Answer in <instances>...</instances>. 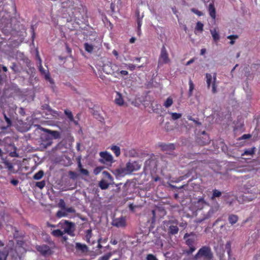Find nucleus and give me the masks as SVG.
<instances>
[{
  "mask_svg": "<svg viewBox=\"0 0 260 260\" xmlns=\"http://www.w3.org/2000/svg\"><path fill=\"white\" fill-rule=\"evenodd\" d=\"M183 239L185 240L186 244L189 247V249L185 251V253L189 255L196 249L195 245L197 242V236L193 232L186 233L184 235Z\"/></svg>",
  "mask_w": 260,
  "mask_h": 260,
  "instance_id": "f257e3e1",
  "label": "nucleus"
},
{
  "mask_svg": "<svg viewBox=\"0 0 260 260\" xmlns=\"http://www.w3.org/2000/svg\"><path fill=\"white\" fill-rule=\"evenodd\" d=\"M200 258L204 260H212L213 253L209 246H204L202 247L194 256V259L197 260Z\"/></svg>",
  "mask_w": 260,
  "mask_h": 260,
  "instance_id": "f03ea898",
  "label": "nucleus"
},
{
  "mask_svg": "<svg viewBox=\"0 0 260 260\" xmlns=\"http://www.w3.org/2000/svg\"><path fill=\"white\" fill-rule=\"evenodd\" d=\"M58 228L63 230V234H68L70 236L74 235L75 223L67 220H62L58 224Z\"/></svg>",
  "mask_w": 260,
  "mask_h": 260,
  "instance_id": "7ed1b4c3",
  "label": "nucleus"
},
{
  "mask_svg": "<svg viewBox=\"0 0 260 260\" xmlns=\"http://www.w3.org/2000/svg\"><path fill=\"white\" fill-rule=\"evenodd\" d=\"M4 150L6 152L9 153V155L11 157H18L19 155L16 152L17 148L14 144L11 142V139L10 138H6L4 141Z\"/></svg>",
  "mask_w": 260,
  "mask_h": 260,
  "instance_id": "20e7f679",
  "label": "nucleus"
},
{
  "mask_svg": "<svg viewBox=\"0 0 260 260\" xmlns=\"http://www.w3.org/2000/svg\"><path fill=\"white\" fill-rule=\"evenodd\" d=\"M178 224V220L176 219L164 221V225L168 228V234L170 236L178 234L179 232Z\"/></svg>",
  "mask_w": 260,
  "mask_h": 260,
  "instance_id": "39448f33",
  "label": "nucleus"
},
{
  "mask_svg": "<svg viewBox=\"0 0 260 260\" xmlns=\"http://www.w3.org/2000/svg\"><path fill=\"white\" fill-rule=\"evenodd\" d=\"M206 79L207 88L209 89L212 87V92L213 93H216L217 92V82L216 81V74L215 73L212 77L209 73L206 74Z\"/></svg>",
  "mask_w": 260,
  "mask_h": 260,
  "instance_id": "423d86ee",
  "label": "nucleus"
},
{
  "mask_svg": "<svg viewBox=\"0 0 260 260\" xmlns=\"http://www.w3.org/2000/svg\"><path fill=\"white\" fill-rule=\"evenodd\" d=\"M103 70L107 74L115 75L119 74V66L112 62H108L103 66Z\"/></svg>",
  "mask_w": 260,
  "mask_h": 260,
  "instance_id": "0eeeda50",
  "label": "nucleus"
},
{
  "mask_svg": "<svg viewBox=\"0 0 260 260\" xmlns=\"http://www.w3.org/2000/svg\"><path fill=\"white\" fill-rule=\"evenodd\" d=\"M170 62L169 54L165 46L164 45L161 48L160 53L158 57L157 68L161 67L164 64L169 63Z\"/></svg>",
  "mask_w": 260,
  "mask_h": 260,
  "instance_id": "6e6552de",
  "label": "nucleus"
},
{
  "mask_svg": "<svg viewBox=\"0 0 260 260\" xmlns=\"http://www.w3.org/2000/svg\"><path fill=\"white\" fill-rule=\"evenodd\" d=\"M112 224L118 228H123L126 226V218L124 216H121L119 218H116L113 219Z\"/></svg>",
  "mask_w": 260,
  "mask_h": 260,
  "instance_id": "1a4fd4ad",
  "label": "nucleus"
},
{
  "mask_svg": "<svg viewBox=\"0 0 260 260\" xmlns=\"http://www.w3.org/2000/svg\"><path fill=\"white\" fill-rule=\"evenodd\" d=\"M75 249V253L80 255L86 253L88 251L87 246L80 243H76Z\"/></svg>",
  "mask_w": 260,
  "mask_h": 260,
  "instance_id": "9d476101",
  "label": "nucleus"
},
{
  "mask_svg": "<svg viewBox=\"0 0 260 260\" xmlns=\"http://www.w3.org/2000/svg\"><path fill=\"white\" fill-rule=\"evenodd\" d=\"M36 249L43 255H49L52 253L50 247L47 245H38L36 246Z\"/></svg>",
  "mask_w": 260,
  "mask_h": 260,
  "instance_id": "9b49d317",
  "label": "nucleus"
},
{
  "mask_svg": "<svg viewBox=\"0 0 260 260\" xmlns=\"http://www.w3.org/2000/svg\"><path fill=\"white\" fill-rule=\"evenodd\" d=\"M158 147L163 151L171 152L176 148L175 145L173 143H165L160 142L158 143Z\"/></svg>",
  "mask_w": 260,
  "mask_h": 260,
  "instance_id": "f8f14e48",
  "label": "nucleus"
},
{
  "mask_svg": "<svg viewBox=\"0 0 260 260\" xmlns=\"http://www.w3.org/2000/svg\"><path fill=\"white\" fill-rule=\"evenodd\" d=\"M37 57L38 60L39 61V70L41 74L44 75L45 76V78L46 80L49 81L50 82H51L52 79L50 78V74L48 71H46L43 67L42 65V61L40 57L38 54H37Z\"/></svg>",
  "mask_w": 260,
  "mask_h": 260,
  "instance_id": "ddd939ff",
  "label": "nucleus"
},
{
  "mask_svg": "<svg viewBox=\"0 0 260 260\" xmlns=\"http://www.w3.org/2000/svg\"><path fill=\"white\" fill-rule=\"evenodd\" d=\"M100 155L105 162L112 163L113 162V157L112 155L107 151L101 152L100 153Z\"/></svg>",
  "mask_w": 260,
  "mask_h": 260,
  "instance_id": "4468645a",
  "label": "nucleus"
},
{
  "mask_svg": "<svg viewBox=\"0 0 260 260\" xmlns=\"http://www.w3.org/2000/svg\"><path fill=\"white\" fill-rule=\"evenodd\" d=\"M203 136L202 138H200L198 141V143L201 145H206L208 144L210 142V138L208 135H207L205 132H203Z\"/></svg>",
  "mask_w": 260,
  "mask_h": 260,
  "instance_id": "2eb2a0df",
  "label": "nucleus"
},
{
  "mask_svg": "<svg viewBox=\"0 0 260 260\" xmlns=\"http://www.w3.org/2000/svg\"><path fill=\"white\" fill-rule=\"evenodd\" d=\"M138 164L136 162H128L126 165L125 169L128 173H132L134 171L138 170Z\"/></svg>",
  "mask_w": 260,
  "mask_h": 260,
  "instance_id": "dca6fc26",
  "label": "nucleus"
},
{
  "mask_svg": "<svg viewBox=\"0 0 260 260\" xmlns=\"http://www.w3.org/2000/svg\"><path fill=\"white\" fill-rule=\"evenodd\" d=\"M64 114L66 115L67 118H68L70 122H72L75 125H78V122L77 120H75L74 118L72 112L69 110V109H65L64 110Z\"/></svg>",
  "mask_w": 260,
  "mask_h": 260,
  "instance_id": "f3484780",
  "label": "nucleus"
},
{
  "mask_svg": "<svg viewBox=\"0 0 260 260\" xmlns=\"http://www.w3.org/2000/svg\"><path fill=\"white\" fill-rule=\"evenodd\" d=\"M206 205H207V203L203 198L199 199L195 204V207L197 208V210H202Z\"/></svg>",
  "mask_w": 260,
  "mask_h": 260,
  "instance_id": "a211bd4d",
  "label": "nucleus"
},
{
  "mask_svg": "<svg viewBox=\"0 0 260 260\" xmlns=\"http://www.w3.org/2000/svg\"><path fill=\"white\" fill-rule=\"evenodd\" d=\"M43 131L51 135V136L54 139H57L60 137V133L56 131H51L49 129L43 128Z\"/></svg>",
  "mask_w": 260,
  "mask_h": 260,
  "instance_id": "6ab92c4d",
  "label": "nucleus"
},
{
  "mask_svg": "<svg viewBox=\"0 0 260 260\" xmlns=\"http://www.w3.org/2000/svg\"><path fill=\"white\" fill-rule=\"evenodd\" d=\"M208 12L209 15L213 19H215L216 18V10L214 7L213 3H210L208 7Z\"/></svg>",
  "mask_w": 260,
  "mask_h": 260,
  "instance_id": "aec40b11",
  "label": "nucleus"
},
{
  "mask_svg": "<svg viewBox=\"0 0 260 260\" xmlns=\"http://www.w3.org/2000/svg\"><path fill=\"white\" fill-rule=\"evenodd\" d=\"M115 103L119 106H122L124 104L122 94L119 92H116V96L115 99Z\"/></svg>",
  "mask_w": 260,
  "mask_h": 260,
  "instance_id": "412c9836",
  "label": "nucleus"
},
{
  "mask_svg": "<svg viewBox=\"0 0 260 260\" xmlns=\"http://www.w3.org/2000/svg\"><path fill=\"white\" fill-rule=\"evenodd\" d=\"M238 216L235 214L230 215L228 218L229 221L232 225L235 224L238 221Z\"/></svg>",
  "mask_w": 260,
  "mask_h": 260,
  "instance_id": "4be33fe9",
  "label": "nucleus"
},
{
  "mask_svg": "<svg viewBox=\"0 0 260 260\" xmlns=\"http://www.w3.org/2000/svg\"><path fill=\"white\" fill-rule=\"evenodd\" d=\"M51 235L55 237H59L62 236L64 234L60 229L53 230L51 233Z\"/></svg>",
  "mask_w": 260,
  "mask_h": 260,
  "instance_id": "5701e85b",
  "label": "nucleus"
},
{
  "mask_svg": "<svg viewBox=\"0 0 260 260\" xmlns=\"http://www.w3.org/2000/svg\"><path fill=\"white\" fill-rule=\"evenodd\" d=\"M204 24L200 21H198L197 24L196 26L195 27L194 29V32L196 34L197 31H199L200 32H202L204 29Z\"/></svg>",
  "mask_w": 260,
  "mask_h": 260,
  "instance_id": "b1692460",
  "label": "nucleus"
},
{
  "mask_svg": "<svg viewBox=\"0 0 260 260\" xmlns=\"http://www.w3.org/2000/svg\"><path fill=\"white\" fill-rule=\"evenodd\" d=\"M210 32L214 41L216 42L219 40V35L216 29H211Z\"/></svg>",
  "mask_w": 260,
  "mask_h": 260,
  "instance_id": "393cba45",
  "label": "nucleus"
},
{
  "mask_svg": "<svg viewBox=\"0 0 260 260\" xmlns=\"http://www.w3.org/2000/svg\"><path fill=\"white\" fill-rule=\"evenodd\" d=\"M111 149L114 153L116 156L118 157L120 154V149L119 146L116 145H112L111 147Z\"/></svg>",
  "mask_w": 260,
  "mask_h": 260,
  "instance_id": "a878e982",
  "label": "nucleus"
},
{
  "mask_svg": "<svg viewBox=\"0 0 260 260\" xmlns=\"http://www.w3.org/2000/svg\"><path fill=\"white\" fill-rule=\"evenodd\" d=\"M99 186L102 189H106L109 186V184L105 180H102L99 183Z\"/></svg>",
  "mask_w": 260,
  "mask_h": 260,
  "instance_id": "bb28decb",
  "label": "nucleus"
},
{
  "mask_svg": "<svg viewBox=\"0 0 260 260\" xmlns=\"http://www.w3.org/2000/svg\"><path fill=\"white\" fill-rule=\"evenodd\" d=\"M189 91H188V96L190 97L192 95L193 90L194 89V85L192 81L190 79L189 81Z\"/></svg>",
  "mask_w": 260,
  "mask_h": 260,
  "instance_id": "cd10ccee",
  "label": "nucleus"
},
{
  "mask_svg": "<svg viewBox=\"0 0 260 260\" xmlns=\"http://www.w3.org/2000/svg\"><path fill=\"white\" fill-rule=\"evenodd\" d=\"M255 147H252L251 148L246 149L244 150V152L242 154V155L243 156L244 155H252L255 152Z\"/></svg>",
  "mask_w": 260,
  "mask_h": 260,
  "instance_id": "c85d7f7f",
  "label": "nucleus"
},
{
  "mask_svg": "<svg viewBox=\"0 0 260 260\" xmlns=\"http://www.w3.org/2000/svg\"><path fill=\"white\" fill-rule=\"evenodd\" d=\"M44 173L43 171L40 170L39 172L36 173L33 176V178L35 180H40L44 176Z\"/></svg>",
  "mask_w": 260,
  "mask_h": 260,
  "instance_id": "c756f323",
  "label": "nucleus"
},
{
  "mask_svg": "<svg viewBox=\"0 0 260 260\" xmlns=\"http://www.w3.org/2000/svg\"><path fill=\"white\" fill-rule=\"evenodd\" d=\"M221 192L217 189H213L211 199L214 200L215 198L220 197L221 196Z\"/></svg>",
  "mask_w": 260,
  "mask_h": 260,
  "instance_id": "7c9ffc66",
  "label": "nucleus"
},
{
  "mask_svg": "<svg viewBox=\"0 0 260 260\" xmlns=\"http://www.w3.org/2000/svg\"><path fill=\"white\" fill-rule=\"evenodd\" d=\"M173 103V99L171 97H169L167 99L166 101H165V102L164 104V106L166 108H169L172 106Z\"/></svg>",
  "mask_w": 260,
  "mask_h": 260,
  "instance_id": "2f4dec72",
  "label": "nucleus"
},
{
  "mask_svg": "<svg viewBox=\"0 0 260 260\" xmlns=\"http://www.w3.org/2000/svg\"><path fill=\"white\" fill-rule=\"evenodd\" d=\"M112 255V252H109L107 254L100 257L98 260H109Z\"/></svg>",
  "mask_w": 260,
  "mask_h": 260,
  "instance_id": "473e14b6",
  "label": "nucleus"
},
{
  "mask_svg": "<svg viewBox=\"0 0 260 260\" xmlns=\"http://www.w3.org/2000/svg\"><path fill=\"white\" fill-rule=\"evenodd\" d=\"M84 48L87 52L89 53L91 52L93 49V46L87 43L84 44Z\"/></svg>",
  "mask_w": 260,
  "mask_h": 260,
  "instance_id": "72a5a7b5",
  "label": "nucleus"
},
{
  "mask_svg": "<svg viewBox=\"0 0 260 260\" xmlns=\"http://www.w3.org/2000/svg\"><path fill=\"white\" fill-rule=\"evenodd\" d=\"M171 115V118L173 120H177L178 119H179L181 117L182 114L180 113H170Z\"/></svg>",
  "mask_w": 260,
  "mask_h": 260,
  "instance_id": "f704fd0d",
  "label": "nucleus"
},
{
  "mask_svg": "<svg viewBox=\"0 0 260 260\" xmlns=\"http://www.w3.org/2000/svg\"><path fill=\"white\" fill-rule=\"evenodd\" d=\"M92 236V231L91 229H89L86 231L85 238L87 242H89V240Z\"/></svg>",
  "mask_w": 260,
  "mask_h": 260,
  "instance_id": "c9c22d12",
  "label": "nucleus"
},
{
  "mask_svg": "<svg viewBox=\"0 0 260 260\" xmlns=\"http://www.w3.org/2000/svg\"><path fill=\"white\" fill-rule=\"evenodd\" d=\"M3 164L5 166V167L8 169L9 170H11L13 168V166L12 163H11L10 162H9L8 161L5 160L3 162Z\"/></svg>",
  "mask_w": 260,
  "mask_h": 260,
  "instance_id": "e433bc0d",
  "label": "nucleus"
},
{
  "mask_svg": "<svg viewBox=\"0 0 260 260\" xmlns=\"http://www.w3.org/2000/svg\"><path fill=\"white\" fill-rule=\"evenodd\" d=\"M165 129L167 131H171L173 129V126L169 122H167L165 125Z\"/></svg>",
  "mask_w": 260,
  "mask_h": 260,
  "instance_id": "4c0bfd02",
  "label": "nucleus"
},
{
  "mask_svg": "<svg viewBox=\"0 0 260 260\" xmlns=\"http://www.w3.org/2000/svg\"><path fill=\"white\" fill-rule=\"evenodd\" d=\"M8 254L5 251H0V260H6Z\"/></svg>",
  "mask_w": 260,
  "mask_h": 260,
  "instance_id": "58836bf2",
  "label": "nucleus"
},
{
  "mask_svg": "<svg viewBox=\"0 0 260 260\" xmlns=\"http://www.w3.org/2000/svg\"><path fill=\"white\" fill-rule=\"evenodd\" d=\"M67 216V213L61 210H59L56 213V216L58 218H61L62 217H65Z\"/></svg>",
  "mask_w": 260,
  "mask_h": 260,
  "instance_id": "ea45409f",
  "label": "nucleus"
},
{
  "mask_svg": "<svg viewBox=\"0 0 260 260\" xmlns=\"http://www.w3.org/2000/svg\"><path fill=\"white\" fill-rule=\"evenodd\" d=\"M36 185L39 188L42 189L45 186V181H41L37 182L36 184Z\"/></svg>",
  "mask_w": 260,
  "mask_h": 260,
  "instance_id": "a19ab883",
  "label": "nucleus"
},
{
  "mask_svg": "<svg viewBox=\"0 0 260 260\" xmlns=\"http://www.w3.org/2000/svg\"><path fill=\"white\" fill-rule=\"evenodd\" d=\"M10 68L14 71V73H17L19 72L18 67L16 63H13Z\"/></svg>",
  "mask_w": 260,
  "mask_h": 260,
  "instance_id": "79ce46f5",
  "label": "nucleus"
},
{
  "mask_svg": "<svg viewBox=\"0 0 260 260\" xmlns=\"http://www.w3.org/2000/svg\"><path fill=\"white\" fill-rule=\"evenodd\" d=\"M191 11L193 12V13L197 15L198 16H201L203 15V13L201 11H199L198 10L195 9V8H191Z\"/></svg>",
  "mask_w": 260,
  "mask_h": 260,
  "instance_id": "37998d69",
  "label": "nucleus"
},
{
  "mask_svg": "<svg viewBox=\"0 0 260 260\" xmlns=\"http://www.w3.org/2000/svg\"><path fill=\"white\" fill-rule=\"evenodd\" d=\"M137 25H138V32H139L141 30V26L142 25V19L140 18V16H139V14H138V16L137 18Z\"/></svg>",
  "mask_w": 260,
  "mask_h": 260,
  "instance_id": "c03bdc74",
  "label": "nucleus"
},
{
  "mask_svg": "<svg viewBox=\"0 0 260 260\" xmlns=\"http://www.w3.org/2000/svg\"><path fill=\"white\" fill-rule=\"evenodd\" d=\"M4 118L7 123V127H10L12 125V121H11V119L9 117H8L5 114H4Z\"/></svg>",
  "mask_w": 260,
  "mask_h": 260,
  "instance_id": "a18cd8bd",
  "label": "nucleus"
},
{
  "mask_svg": "<svg viewBox=\"0 0 260 260\" xmlns=\"http://www.w3.org/2000/svg\"><path fill=\"white\" fill-rule=\"evenodd\" d=\"M103 174L105 178L108 179L109 180H112L113 178H112V176L107 171H104L103 172Z\"/></svg>",
  "mask_w": 260,
  "mask_h": 260,
  "instance_id": "49530a36",
  "label": "nucleus"
},
{
  "mask_svg": "<svg viewBox=\"0 0 260 260\" xmlns=\"http://www.w3.org/2000/svg\"><path fill=\"white\" fill-rule=\"evenodd\" d=\"M178 225H179L180 228H182L183 229H185L187 226V223L186 221H182L181 222L179 223H178Z\"/></svg>",
  "mask_w": 260,
  "mask_h": 260,
  "instance_id": "de8ad7c7",
  "label": "nucleus"
},
{
  "mask_svg": "<svg viewBox=\"0 0 260 260\" xmlns=\"http://www.w3.org/2000/svg\"><path fill=\"white\" fill-rule=\"evenodd\" d=\"M63 209H64L66 212L69 213H74L76 212L75 210L73 207H65V208H64Z\"/></svg>",
  "mask_w": 260,
  "mask_h": 260,
  "instance_id": "09e8293b",
  "label": "nucleus"
},
{
  "mask_svg": "<svg viewBox=\"0 0 260 260\" xmlns=\"http://www.w3.org/2000/svg\"><path fill=\"white\" fill-rule=\"evenodd\" d=\"M147 260H158L156 256L152 254H149L147 256Z\"/></svg>",
  "mask_w": 260,
  "mask_h": 260,
  "instance_id": "8fccbe9b",
  "label": "nucleus"
},
{
  "mask_svg": "<svg viewBox=\"0 0 260 260\" xmlns=\"http://www.w3.org/2000/svg\"><path fill=\"white\" fill-rule=\"evenodd\" d=\"M8 127L7 126H1L0 127V135L5 134L6 132V130Z\"/></svg>",
  "mask_w": 260,
  "mask_h": 260,
  "instance_id": "3c124183",
  "label": "nucleus"
},
{
  "mask_svg": "<svg viewBox=\"0 0 260 260\" xmlns=\"http://www.w3.org/2000/svg\"><path fill=\"white\" fill-rule=\"evenodd\" d=\"M251 137V135L250 134H244L240 138H239V140L248 139Z\"/></svg>",
  "mask_w": 260,
  "mask_h": 260,
  "instance_id": "603ef678",
  "label": "nucleus"
},
{
  "mask_svg": "<svg viewBox=\"0 0 260 260\" xmlns=\"http://www.w3.org/2000/svg\"><path fill=\"white\" fill-rule=\"evenodd\" d=\"M80 172L86 176H88L89 175V172L86 169H84L83 168L80 169Z\"/></svg>",
  "mask_w": 260,
  "mask_h": 260,
  "instance_id": "864d4df0",
  "label": "nucleus"
},
{
  "mask_svg": "<svg viewBox=\"0 0 260 260\" xmlns=\"http://www.w3.org/2000/svg\"><path fill=\"white\" fill-rule=\"evenodd\" d=\"M50 112L52 115L54 116L57 117L59 116V113L55 110H50Z\"/></svg>",
  "mask_w": 260,
  "mask_h": 260,
  "instance_id": "5fc2aeb1",
  "label": "nucleus"
},
{
  "mask_svg": "<svg viewBox=\"0 0 260 260\" xmlns=\"http://www.w3.org/2000/svg\"><path fill=\"white\" fill-rule=\"evenodd\" d=\"M239 38V36L238 35H230L227 37V38L228 39H230L231 40H235Z\"/></svg>",
  "mask_w": 260,
  "mask_h": 260,
  "instance_id": "6e6d98bb",
  "label": "nucleus"
},
{
  "mask_svg": "<svg viewBox=\"0 0 260 260\" xmlns=\"http://www.w3.org/2000/svg\"><path fill=\"white\" fill-rule=\"evenodd\" d=\"M127 68L133 71L135 69L136 66L134 64L132 63H129L127 64Z\"/></svg>",
  "mask_w": 260,
  "mask_h": 260,
  "instance_id": "4d7b16f0",
  "label": "nucleus"
},
{
  "mask_svg": "<svg viewBox=\"0 0 260 260\" xmlns=\"http://www.w3.org/2000/svg\"><path fill=\"white\" fill-rule=\"evenodd\" d=\"M59 206L62 209L65 208V203L63 200L61 199L59 202Z\"/></svg>",
  "mask_w": 260,
  "mask_h": 260,
  "instance_id": "13d9d810",
  "label": "nucleus"
},
{
  "mask_svg": "<svg viewBox=\"0 0 260 260\" xmlns=\"http://www.w3.org/2000/svg\"><path fill=\"white\" fill-rule=\"evenodd\" d=\"M102 239L101 238H99L98 240V244L97 245V247L99 249H101L103 247V246L101 245V241Z\"/></svg>",
  "mask_w": 260,
  "mask_h": 260,
  "instance_id": "bf43d9fd",
  "label": "nucleus"
},
{
  "mask_svg": "<svg viewBox=\"0 0 260 260\" xmlns=\"http://www.w3.org/2000/svg\"><path fill=\"white\" fill-rule=\"evenodd\" d=\"M69 175L72 178L74 179L77 177V174L74 172L70 171L69 172Z\"/></svg>",
  "mask_w": 260,
  "mask_h": 260,
  "instance_id": "052dcab7",
  "label": "nucleus"
},
{
  "mask_svg": "<svg viewBox=\"0 0 260 260\" xmlns=\"http://www.w3.org/2000/svg\"><path fill=\"white\" fill-rule=\"evenodd\" d=\"M119 74H120L121 75L123 76H126L128 75V73L127 71L125 70H122V71H119Z\"/></svg>",
  "mask_w": 260,
  "mask_h": 260,
  "instance_id": "680f3d73",
  "label": "nucleus"
},
{
  "mask_svg": "<svg viewBox=\"0 0 260 260\" xmlns=\"http://www.w3.org/2000/svg\"><path fill=\"white\" fill-rule=\"evenodd\" d=\"M19 113L22 115L24 116L25 115V111L23 108H20L19 110Z\"/></svg>",
  "mask_w": 260,
  "mask_h": 260,
  "instance_id": "e2e57ef3",
  "label": "nucleus"
},
{
  "mask_svg": "<svg viewBox=\"0 0 260 260\" xmlns=\"http://www.w3.org/2000/svg\"><path fill=\"white\" fill-rule=\"evenodd\" d=\"M11 183L13 185H14L16 186V185H17L18 184L19 181H18V180H16V179H12V180H11Z\"/></svg>",
  "mask_w": 260,
  "mask_h": 260,
  "instance_id": "0e129e2a",
  "label": "nucleus"
},
{
  "mask_svg": "<svg viewBox=\"0 0 260 260\" xmlns=\"http://www.w3.org/2000/svg\"><path fill=\"white\" fill-rule=\"evenodd\" d=\"M47 226L51 227V228H58V226H57V224H52L49 222H47Z\"/></svg>",
  "mask_w": 260,
  "mask_h": 260,
  "instance_id": "69168bd1",
  "label": "nucleus"
},
{
  "mask_svg": "<svg viewBox=\"0 0 260 260\" xmlns=\"http://www.w3.org/2000/svg\"><path fill=\"white\" fill-rule=\"evenodd\" d=\"M194 61V58H191V59H190L189 61H188L186 63L185 65H186V66H189V65H190L191 63H193Z\"/></svg>",
  "mask_w": 260,
  "mask_h": 260,
  "instance_id": "338daca9",
  "label": "nucleus"
},
{
  "mask_svg": "<svg viewBox=\"0 0 260 260\" xmlns=\"http://www.w3.org/2000/svg\"><path fill=\"white\" fill-rule=\"evenodd\" d=\"M110 243L113 244V245H116L118 243V241L116 239H112L110 241Z\"/></svg>",
  "mask_w": 260,
  "mask_h": 260,
  "instance_id": "774afa93",
  "label": "nucleus"
}]
</instances>
